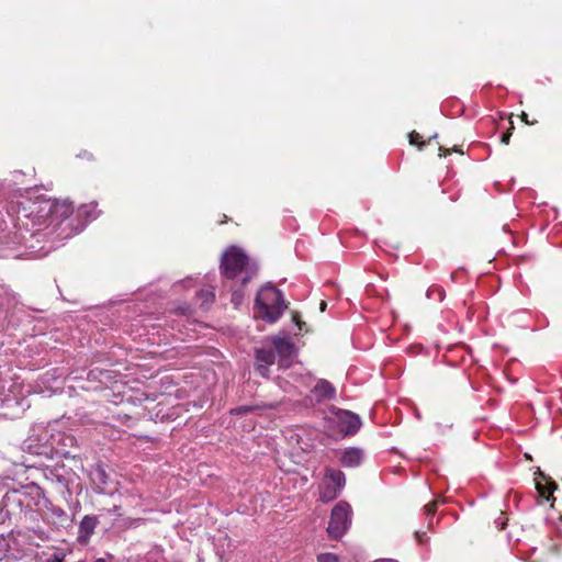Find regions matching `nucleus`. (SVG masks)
Segmentation results:
<instances>
[{
	"instance_id": "obj_1",
	"label": "nucleus",
	"mask_w": 562,
	"mask_h": 562,
	"mask_svg": "<svg viewBox=\"0 0 562 562\" xmlns=\"http://www.w3.org/2000/svg\"><path fill=\"white\" fill-rule=\"evenodd\" d=\"M18 220L25 226L24 220L32 227L47 229L48 235L57 239H68L81 232V223L76 218L72 202L65 200H43L21 202L18 209Z\"/></svg>"
},
{
	"instance_id": "obj_2",
	"label": "nucleus",
	"mask_w": 562,
	"mask_h": 562,
	"mask_svg": "<svg viewBox=\"0 0 562 562\" xmlns=\"http://www.w3.org/2000/svg\"><path fill=\"white\" fill-rule=\"evenodd\" d=\"M50 501L44 491L35 483L26 484L20 488L8 491L1 502V507L9 516L29 515L41 513L49 508Z\"/></svg>"
},
{
	"instance_id": "obj_3",
	"label": "nucleus",
	"mask_w": 562,
	"mask_h": 562,
	"mask_svg": "<svg viewBox=\"0 0 562 562\" xmlns=\"http://www.w3.org/2000/svg\"><path fill=\"white\" fill-rule=\"evenodd\" d=\"M221 271L224 277L240 278L246 284L257 274L258 267L240 248L232 246L222 257Z\"/></svg>"
},
{
	"instance_id": "obj_4",
	"label": "nucleus",
	"mask_w": 562,
	"mask_h": 562,
	"mask_svg": "<svg viewBox=\"0 0 562 562\" xmlns=\"http://www.w3.org/2000/svg\"><path fill=\"white\" fill-rule=\"evenodd\" d=\"M286 308L280 290L273 285L262 286L256 297L255 310L258 317L267 323H276Z\"/></svg>"
},
{
	"instance_id": "obj_5",
	"label": "nucleus",
	"mask_w": 562,
	"mask_h": 562,
	"mask_svg": "<svg viewBox=\"0 0 562 562\" xmlns=\"http://www.w3.org/2000/svg\"><path fill=\"white\" fill-rule=\"evenodd\" d=\"M352 509L345 502H338L331 509L329 522L327 527L328 536L334 540H339L348 531L351 526Z\"/></svg>"
},
{
	"instance_id": "obj_6",
	"label": "nucleus",
	"mask_w": 562,
	"mask_h": 562,
	"mask_svg": "<svg viewBox=\"0 0 562 562\" xmlns=\"http://www.w3.org/2000/svg\"><path fill=\"white\" fill-rule=\"evenodd\" d=\"M346 484V476L342 471L326 468L323 483L319 487V499L328 503L337 498Z\"/></svg>"
},
{
	"instance_id": "obj_7",
	"label": "nucleus",
	"mask_w": 562,
	"mask_h": 562,
	"mask_svg": "<svg viewBox=\"0 0 562 562\" xmlns=\"http://www.w3.org/2000/svg\"><path fill=\"white\" fill-rule=\"evenodd\" d=\"M337 420L340 431L346 436L355 435L361 427V419L359 416L349 411H340L337 414Z\"/></svg>"
},
{
	"instance_id": "obj_8",
	"label": "nucleus",
	"mask_w": 562,
	"mask_h": 562,
	"mask_svg": "<svg viewBox=\"0 0 562 562\" xmlns=\"http://www.w3.org/2000/svg\"><path fill=\"white\" fill-rule=\"evenodd\" d=\"M99 525V519L97 516L92 515H86L81 519L79 527H78V537L77 541L80 544H87L91 538V536L94 533V529Z\"/></svg>"
},
{
	"instance_id": "obj_9",
	"label": "nucleus",
	"mask_w": 562,
	"mask_h": 562,
	"mask_svg": "<svg viewBox=\"0 0 562 562\" xmlns=\"http://www.w3.org/2000/svg\"><path fill=\"white\" fill-rule=\"evenodd\" d=\"M100 214L97 202H89L81 204L75 210L76 218L81 223V232L85 229L87 224L95 220Z\"/></svg>"
},
{
	"instance_id": "obj_10",
	"label": "nucleus",
	"mask_w": 562,
	"mask_h": 562,
	"mask_svg": "<svg viewBox=\"0 0 562 562\" xmlns=\"http://www.w3.org/2000/svg\"><path fill=\"white\" fill-rule=\"evenodd\" d=\"M362 460L363 451L360 448H348L340 457V463L346 468H356L361 464Z\"/></svg>"
},
{
	"instance_id": "obj_11",
	"label": "nucleus",
	"mask_w": 562,
	"mask_h": 562,
	"mask_svg": "<svg viewBox=\"0 0 562 562\" xmlns=\"http://www.w3.org/2000/svg\"><path fill=\"white\" fill-rule=\"evenodd\" d=\"M273 346L281 358H289L293 352V344L286 338L273 339Z\"/></svg>"
},
{
	"instance_id": "obj_12",
	"label": "nucleus",
	"mask_w": 562,
	"mask_h": 562,
	"mask_svg": "<svg viewBox=\"0 0 562 562\" xmlns=\"http://www.w3.org/2000/svg\"><path fill=\"white\" fill-rule=\"evenodd\" d=\"M257 363L272 366L276 360L274 351L271 349H258L256 351Z\"/></svg>"
},
{
	"instance_id": "obj_13",
	"label": "nucleus",
	"mask_w": 562,
	"mask_h": 562,
	"mask_svg": "<svg viewBox=\"0 0 562 562\" xmlns=\"http://www.w3.org/2000/svg\"><path fill=\"white\" fill-rule=\"evenodd\" d=\"M555 487H557V485L554 482H548L546 484H542L540 482L537 483V490H538L539 494L547 501L550 499V496L552 495Z\"/></svg>"
},
{
	"instance_id": "obj_14",
	"label": "nucleus",
	"mask_w": 562,
	"mask_h": 562,
	"mask_svg": "<svg viewBox=\"0 0 562 562\" xmlns=\"http://www.w3.org/2000/svg\"><path fill=\"white\" fill-rule=\"evenodd\" d=\"M196 296L201 301V305H207L214 301L215 293L211 289H203L198 292Z\"/></svg>"
},
{
	"instance_id": "obj_15",
	"label": "nucleus",
	"mask_w": 562,
	"mask_h": 562,
	"mask_svg": "<svg viewBox=\"0 0 562 562\" xmlns=\"http://www.w3.org/2000/svg\"><path fill=\"white\" fill-rule=\"evenodd\" d=\"M427 297L441 302L445 297V290L439 285H432L427 290Z\"/></svg>"
},
{
	"instance_id": "obj_16",
	"label": "nucleus",
	"mask_w": 562,
	"mask_h": 562,
	"mask_svg": "<svg viewBox=\"0 0 562 562\" xmlns=\"http://www.w3.org/2000/svg\"><path fill=\"white\" fill-rule=\"evenodd\" d=\"M316 390L321 392V394L325 397H333L335 394V390L327 382H322L316 386Z\"/></svg>"
},
{
	"instance_id": "obj_17",
	"label": "nucleus",
	"mask_w": 562,
	"mask_h": 562,
	"mask_svg": "<svg viewBox=\"0 0 562 562\" xmlns=\"http://www.w3.org/2000/svg\"><path fill=\"white\" fill-rule=\"evenodd\" d=\"M409 143L412 145H416L418 146L420 149L423 148V146L425 145V142H422V136L420 134H418L417 132L413 131L412 133H409Z\"/></svg>"
},
{
	"instance_id": "obj_18",
	"label": "nucleus",
	"mask_w": 562,
	"mask_h": 562,
	"mask_svg": "<svg viewBox=\"0 0 562 562\" xmlns=\"http://www.w3.org/2000/svg\"><path fill=\"white\" fill-rule=\"evenodd\" d=\"M317 562H338V557L334 553H321L317 555Z\"/></svg>"
},
{
	"instance_id": "obj_19",
	"label": "nucleus",
	"mask_w": 562,
	"mask_h": 562,
	"mask_svg": "<svg viewBox=\"0 0 562 562\" xmlns=\"http://www.w3.org/2000/svg\"><path fill=\"white\" fill-rule=\"evenodd\" d=\"M31 531L42 541H48L50 539L49 533L42 528H33Z\"/></svg>"
},
{
	"instance_id": "obj_20",
	"label": "nucleus",
	"mask_w": 562,
	"mask_h": 562,
	"mask_svg": "<svg viewBox=\"0 0 562 562\" xmlns=\"http://www.w3.org/2000/svg\"><path fill=\"white\" fill-rule=\"evenodd\" d=\"M255 409L254 406H249V405H243V406H238L234 409L231 411L232 414H235V415H243V414H247V413H250Z\"/></svg>"
},
{
	"instance_id": "obj_21",
	"label": "nucleus",
	"mask_w": 562,
	"mask_h": 562,
	"mask_svg": "<svg viewBox=\"0 0 562 562\" xmlns=\"http://www.w3.org/2000/svg\"><path fill=\"white\" fill-rule=\"evenodd\" d=\"M66 554L64 552H55L49 558H47L44 562H64Z\"/></svg>"
},
{
	"instance_id": "obj_22",
	"label": "nucleus",
	"mask_w": 562,
	"mask_h": 562,
	"mask_svg": "<svg viewBox=\"0 0 562 562\" xmlns=\"http://www.w3.org/2000/svg\"><path fill=\"white\" fill-rule=\"evenodd\" d=\"M269 367L268 364L257 363L256 371L263 378H268L269 375Z\"/></svg>"
},
{
	"instance_id": "obj_23",
	"label": "nucleus",
	"mask_w": 562,
	"mask_h": 562,
	"mask_svg": "<svg viewBox=\"0 0 562 562\" xmlns=\"http://www.w3.org/2000/svg\"><path fill=\"white\" fill-rule=\"evenodd\" d=\"M243 299H244V294L240 291H234L233 292V294H232V303L235 306H238L243 302Z\"/></svg>"
},
{
	"instance_id": "obj_24",
	"label": "nucleus",
	"mask_w": 562,
	"mask_h": 562,
	"mask_svg": "<svg viewBox=\"0 0 562 562\" xmlns=\"http://www.w3.org/2000/svg\"><path fill=\"white\" fill-rule=\"evenodd\" d=\"M437 506H438V502L437 501H432L430 503H428L426 506H425V512L427 515H434L437 510Z\"/></svg>"
},
{
	"instance_id": "obj_25",
	"label": "nucleus",
	"mask_w": 562,
	"mask_h": 562,
	"mask_svg": "<svg viewBox=\"0 0 562 562\" xmlns=\"http://www.w3.org/2000/svg\"><path fill=\"white\" fill-rule=\"evenodd\" d=\"M510 136H512V131L508 130L506 133H504L501 137V142L505 145H508L509 144V139H510Z\"/></svg>"
},
{
	"instance_id": "obj_26",
	"label": "nucleus",
	"mask_w": 562,
	"mask_h": 562,
	"mask_svg": "<svg viewBox=\"0 0 562 562\" xmlns=\"http://www.w3.org/2000/svg\"><path fill=\"white\" fill-rule=\"evenodd\" d=\"M48 509H52L53 514L60 517L65 514V512L59 507H53V504L49 506Z\"/></svg>"
},
{
	"instance_id": "obj_27",
	"label": "nucleus",
	"mask_w": 562,
	"mask_h": 562,
	"mask_svg": "<svg viewBox=\"0 0 562 562\" xmlns=\"http://www.w3.org/2000/svg\"><path fill=\"white\" fill-rule=\"evenodd\" d=\"M521 120H522L524 122H526L527 124H530V125H533V124H536V123H537V121H531V122H530V121L528 120V115H527L525 112H522V114H521Z\"/></svg>"
},
{
	"instance_id": "obj_28",
	"label": "nucleus",
	"mask_w": 562,
	"mask_h": 562,
	"mask_svg": "<svg viewBox=\"0 0 562 562\" xmlns=\"http://www.w3.org/2000/svg\"><path fill=\"white\" fill-rule=\"evenodd\" d=\"M439 150L442 153L440 154L441 156H447L450 154V150L445 147H440Z\"/></svg>"
},
{
	"instance_id": "obj_29",
	"label": "nucleus",
	"mask_w": 562,
	"mask_h": 562,
	"mask_svg": "<svg viewBox=\"0 0 562 562\" xmlns=\"http://www.w3.org/2000/svg\"><path fill=\"white\" fill-rule=\"evenodd\" d=\"M326 308V302L322 301L321 302V311H325Z\"/></svg>"
},
{
	"instance_id": "obj_30",
	"label": "nucleus",
	"mask_w": 562,
	"mask_h": 562,
	"mask_svg": "<svg viewBox=\"0 0 562 562\" xmlns=\"http://www.w3.org/2000/svg\"><path fill=\"white\" fill-rule=\"evenodd\" d=\"M119 509V506H114L113 509L111 510L112 513H116Z\"/></svg>"
},
{
	"instance_id": "obj_31",
	"label": "nucleus",
	"mask_w": 562,
	"mask_h": 562,
	"mask_svg": "<svg viewBox=\"0 0 562 562\" xmlns=\"http://www.w3.org/2000/svg\"><path fill=\"white\" fill-rule=\"evenodd\" d=\"M94 562H105L103 559H97Z\"/></svg>"
},
{
	"instance_id": "obj_32",
	"label": "nucleus",
	"mask_w": 562,
	"mask_h": 562,
	"mask_svg": "<svg viewBox=\"0 0 562 562\" xmlns=\"http://www.w3.org/2000/svg\"><path fill=\"white\" fill-rule=\"evenodd\" d=\"M505 528V522H502L501 529Z\"/></svg>"
}]
</instances>
